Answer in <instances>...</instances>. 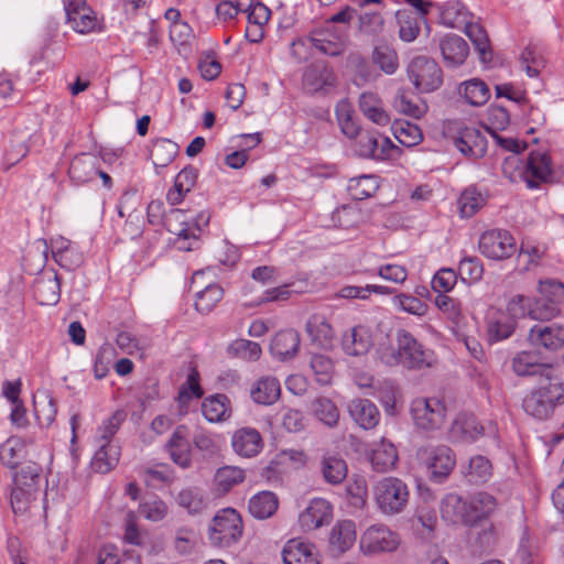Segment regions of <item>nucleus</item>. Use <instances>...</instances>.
<instances>
[{"label": "nucleus", "mask_w": 564, "mask_h": 564, "mask_svg": "<svg viewBox=\"0 0 564 564\" xmlns=\"http://www.w3.org/2000/svg\"><path fill=\"white\" fill-rule=\"evenodd\" d=\"M561 405H564V383L555 375L540 379L522 400L523 411L538 421L551 419Z\"/></svg>", "instance_id": "nucleus-1"}, {"label": "nucleus", "mask_w": 564, "mask_h": 564, "mask_svg": "<svg viewBox=\"0 0 564 564\" xmlns=\"http://www.w3.org/2000/svg\"><path fill=\"white\" fill-rule=\"evenodd\" d=\"M42 482V466L35 462H28L15 469L12 475V489L10 496L14 513H23L30 503L36 499Z\"/></svg>", "instance_id": "nucleus-2"}, {"label": "nucleus", "mask_w": 564, "mask_h": 564, "mask_svg": "<svg viewBox=\"0 0 564 564\" xmlns=\"http://www.w3.org/2000/svg\"><path fill=\"white\" fill-rule=\"evenodd\" d=\"M387 362L410 370H421L433 365L434 352L426 349L410 332L400 329L397 333V349Z\"/></svg>", "instance_id": "nucleus-3"}, {"label": "nucleus", "mask_w": 564, "mask_h": 564, "mask_svg": "<svg viewBox=\"0 0 564 564\" xmlns=\"http://www.w3.org/2000/svg\"><path fill=\"white\" fill-rule=\"evenodd\" d=\"M242 531L243 523L239 512L232 508H224L212 520L208 540L214 546L228 547L240 540Z\"/></svg>", "instance_id": "nucleus-4"}, {"label": "nucleus", "mask_w": 564, "mask_h": 564, "mask_svg": "<svg viewBox=\"0 0 564 564\" xmlns=\"http://www.w3.org/2000/svg\"><path fill=\"white\" fill-rule=\"evenodd\" d=\"M378 508L384 514H397L404 510L409 501V489L404 481L395 477H386L373 487Z\"/></svg>", "instance_id": "nucleus-5"}, {"label": "nucleus", "mask_w": 564, "mask_h": 564, "mask_svg": "<svg viewBox=\"0 0 564 564\" xmlns=\"http://www.w3.org/2000/svg\"><path fill=\"white\" fill-rule=\"evenodd\" d=\"M408 77L420 93H432L443 84L440 65L429 56H416L408 65Z\"/></svg>", "instance_id": "nucleus-6"}, {"label": "nucleus", "mask_w": 564, "mask_h": 564, "mask_svg": "<svg viewBox=\"0 0 564 564\" xmlns=\"http://www.w3.org/2000/svg\"><path fill=\"white\" fill-rule=\"evenodd\" d=\"M410 412L417 429L432 432L443 426L446 406L436 398H417L412 401Z\"/></svg>", "instance_id": "nucleus-7"}, {"label": "nucleus", "mask_w": 564, "mask_h": 564, "mask_svg": "<svg viewBox=\"0 0 564 564\" xmlns=\"http://www.w3.org/2000/svg\"><path fill=\"white\" fill-rule=\"evenodd\" d=\"M478 249L486 258L501 261L516 253L517 242L508 230L489 229L479 237Z\"/></svg>", "instance_id": "nucleus-8"}, {"label": "nucleus", "mask_w": 564, "mask_h": 564, "mask_svg": "<svg viewBox=\"0 0 564 564\" xmlns=\"http://www.w3.org/2000/svg\"><path fill=\"white\" fill-rule=\"evenodd\" d=\"M421 457L430 473V479L438 484L447 479L456 465V455L447 445L426 447L421 451Z\"/></svg>", "instance_id": "nucleus-9"}, {"label": "nucleus", "mask_w": 564, "mask_h": 564, "mask_svg": "<svg viewBox=\"0 0 564 564\" xmlns=\"http://www.w3.org/2000/svg\"><path fill=\"white\" fill-rule=\"evenodd\" d=\"M148 220L152 225H164L169 231L177 235L180 238L189 239L196 237L188 225L181 220L185 214L182 209L174 208L165 215L164 203L160 199L151 200L147 208Z\"/></svg>", "instance_id": "nucleus-10"}, {"label": "nucleus", "mask_w": 564, "mask_h": 564, "mask_svg": "<svg viewBox=\"0 0 564 564\" xmlns=\"http://www.w3.org/2000/svg\"><path fill=\"white\" fill-rule=\"evenodd\" d=\"M553 174L551 156L546 152L531 151L522 172L528 188L536 189L542 184L551 183Z\"/></svg>", "instance_id": "nucleus-11"}, {"label": "nucleus", "mask_w": 564, "mask_h": 564, "mask_svg": "<svg viewBox=\"0 0 564 564\" xmlns=\"http://www.w3.org/2000/svg\"><path fill=\"white\" fill-rule=\"evenodd\" d=\"M308 42L319 53L330 57L340 56L347 47L345 34L338 32L333 25L312 30Z\"/></svg>", "instance_id": "nucleus-12"}, {"label": "nucleus", "mask_w": 564, "mask_h": 564, "mask_svg": "<svg viewBox=\"0 0 564 564\" xmlns=\"http://www.w3.org/2000/svg\"><path fill=\"white\" fill-rule=\"evenodd\" d=\"M398 545V534L384 525L368 528L360 540V546L366 553L392 552Z\"/></svg>", "instance_id": "nucleus-13"}, {"label": "nucleus", "mask_w": 564, "mask_h": 564, "mask_svg": "<svg viewBox=\"0 0 564 564\" xmlns=\"http://www.w3.org/2000/svg\"><path fill=\"white\" fill-rule=\"evenodd\" d=\"M333 506L324 498H313L300 513L299 522L304 531H313L330 523Z\"/></svg>", "instance_id": "nucleus-14"}, {"label": "nucleus", "mask_w": 564, "mask_h": 564, "mask_svg": "<svg viewBox=\"0 0 564 564\" xmlns=\"http://www.w3.org/2000/svg\"><path fill=\"white\" fill-rule=\"evenodd\" d=\"M457 150L465 156L480 159L487 151V139L475 127H462L457 130V135L453 138Z\"/></svg>", "instance_id": "nucleus-15"}, {"label": "nucleus", "mask_w": 564, "mask_h": 564, "mask_svg": "<svg viewBox=\"0 0 564 564\" xmlns=\"http://www.w3.org/2000/svg\"><path fill=\"white\" fill-rule=\"evenodd\" d=\"M336 83L337 76L326 63L312 64L303 74V88L310 94L326 91L335 87Z\"/></svg>", "instance_id": "nucleus-16"}, {"label": "nucleus", "mask_w": 564, "mask_h": 564, "mask_svg": "<svg viewBox=\"0 0 564 564\" xmlns=\"http://www.w3.org/2000/svg\"><path fill=\"white\" fill-rule=\"evenodd\" d=\"M33 294L40 305H55L61 299V279L54 269L42 272L33 283Z\"/></svg>", "instance_id": "nucleus-17"}, {"label": "nucleus", "mask_w": 564, "mask_h": 564, "mask_svg": "<svg viewBox=\"0 0 564 564\" xmlns=\"http://www.w3.org/2000/svg\"><path fill=\"white\" fill-rule=\"evenodd\" d=\"M356 153L364 159L384 160L393 148L389 138L381 137L377 132H365L358 134Z\"/></svg>", "instance_id": "nucleus-18"}, {"label": "nucleus", "mask_w": 564, "mask_h": 564, "mask_svg": "<svg viewBox=\"0 0 564 564\" xmlns=\"http://www.w3.org/2000/svg\"><path fill=\"white\" fill-rule=\"evenodd\" d=\"M529 340L535 347L556 351L564 346V327L555 323L534 325L529 332Z\"/></svg>", "instance_id": "nucleus-19"}, {"label": "nucleus", "mask_w": 564, "mask_h": 564, "mask_svg": "<svg viewBox=\"0 0 564 564\" xmlns=\"http://www.w3.org/2000/svg\"><path fill=\"white\" fill-rule=\"evenodd\" d=\"M449 435L453 441L473 443L484 435V426L473 413H459L452 423Z\"/></svg>", "instance_id": "nucleus-20"}, {"label": "nucleus", "mask_w": 564, "mask_h": 564, "mask_svg": "<svg viewBox=\"0 0 564 564\" xmlns=\"http://www.w3.org/2000/svg\"><path fill=\"white\" fill-rule=\"evenodd\" d=\"M438 47L447 67H458L463 65L469 54L467 42L459 35L452 33L440 39Z\"/></svg>", "instance_id": "nucleus-21"}, {"label": "nucleus", "mask_w": 564, "mask_h": 564, "mask_svg": "<svg viewBox=\"0 0 564 564\" xmlns=\"http://www.w3.org/2000/svg\"><path fill=\"white\" fill-rule=\"evenodd\" d=\"M231 446L239 456L251 458L262 451L263 440L257 429L241 427L232 434Z\"/></svg>", "instance_id": "nucleus-22"}, {"label": "nucleus", "mask_w": 564, "mask_h": 564, "mask_svg": "<svg viewBox=\"0 0 564 564\" xmlns=\"http://www.w3.org/2000/svg\"><path fill=\"white\" fill-rule=\"evenodd\" d=\"M347 410L352 421L364 430H371L380 422V412L377 405L368 399L350 400Z\"/></svg>", "instance_id": "nucleus-23"}, {"label": "nucleus", "mask_w": 564, "mask_h": 564, "mask_svg": "<svg viewBox=\"0 0 564 564\" xmlns=\"http://www.w3.org/2000/svg\"><path fill=\"white\" fill-rule=\"evenodd\" d=\"M282 558L284 564H319L314 544L302 539L289 540L282 550Z\"/></svg>", "instance_id": "nucleus-24"}, {"label": "nucleus", "mask_w": 564, "mask_h": 564, "mask_svg": "<svg viewBox=\"0 0 564 564\" xmlns=\"http://www.w3.org/2000/svg\"><path fill=\"white\" fill-rule=\"evenodd\" d=\"M171 459L182 468H188L192 464L191 444L187 440V426L178 425L165 445Z\"/></svg>", "instance_id": "nucleus-25"}, {"label": "nucleus", "mask_w": 564, "mask_h": 564, "mask_svg": "<svg viewBox=\"0 0 564 564\" xmlns=\"http://www.w3.org/2000/svg\"><path fill=\"white\" fill-rule=\"evenodd\" d=\"M497 508L496 498L485 491H479L467 498L468 527L487 519Z\"/></svg>", "instance_id": "nucleus-26"}, {"label": "nucleus", "mask_w": 564, "mask_h": 564, "mask_svg": "<svg viewBox=\"0 0 564 564\" xmlns=\"http://www.w3.org/2000/svg\"><path fill=\"white\" fill-rule=\"evenodd\" d=\"M513 371L521 377L539 376L540 379L554 375L550 365L539 361V355L531 351H521L512 359Z\"/></svg>", "instance_id": "nucleus-27"}, {"label": "nucleus", "mask_w": 564, "mask_h": 564, "mask_svg": "<svg viewBox=\"0 0 564 564\" xmlns=\"http://www.w3.org/2000/svg\"><path fill=\"white\" fill-rule=\"evenodd\" d=\"M98 159L91 153L76 155L68 167L69 178L76 184H85L97 175Z\"/></svg>", "instance_id": "nucleus-28"}, {"label": "nucleus", "mask_w": 564, "mask_h": 564, "mask_svg": "<svg viewBox=\"0 0 564 564\" xmlns=\"http://www.w3.org/2000/svg\"><path fill=\"white\" fill-rule=\"evenodd\" d=\"M300 335L294 329H285L275 334L270 344V351L279 360L293 358L300 347Z\"/></svg>", "instance_id": "nucleus-29"}, {"label": "nucleus", "mask_w": 564, "mask_h": 564, "mask_svg": "<svg viewBox=\"0 0 564 564\" xmlns=\"http://www.w3.org/2000/svg\"><path fill=\"white\" fill-rule=\"evenodd\" d=\"M442 518L452 524L468 525L467 499L449 492L441 501Z\"/></svg>", "instance_id": "nucleus-30"}, {"label": "nucleus", "mask_w": 564, "mask_h": 564, "mask_svg": "<svg viewBox=\"0 0 564 564\" xmlns=\"http://www.w3.org/2000/svg\"><path fill=\"white\" fill-rule=\"evenodd\" d=\"M281 395L280 381L272 376L258 379L250 389V397L253 402L261 405L274 404Z\"/></svg>", "instance_id": "nucleus-31"}, {"label": "nucleus", "mask_w": 564, "mask_h": 564, "mask_svg": "<svg viewBox=\"0 0 564 564\" xmlns=\"http://www.w3.org/2000/svg\"><path fill=\"white\" fill-rule=\"evenodd\" d=\"M369 460L373 470L378 473L389 471L398 462V451L391 442L382 438L373 445L369 454Z\"/></svg>", "instance_id": "nucleus-32"}, {"label": "nucleus", "mask_w": 564, "mask_h": 564, "mask_svg": "<svg viewBox=\"0 0 564 564\" xmlns=\"http://www.w3.org/2000/svg\"><path fill=\"white\" fill-rule=\"evenodd\" d=\"M372 346V339L368 329L364 326H355L347 330L341 338V347L349 356H361L368 352Z\"/></svg>", "instance_id": "nucleus-33"}, {"label": "nucleus", "mask_w": 564, "mask_h": 564, "mask_svg": "<svg viewBox=\"0 0 564 564\" xmlns=\"http://www.w3.org/2000/svg\"><path fill=\"white\" fill-rule=\"evenodd\" d=\"M306 332L313 343L328 349L333 347L335 333L325 316L312 315L306 323Z\"/></svg>", "instance_id": "nucleus-34"}, {"label": "nucleus", "mask_w": 564, "mask_h": 564, "mask_svg": "<svg viewBox=\"0 0 564 564\" xmlns=\"http://www.w3.org/2000/svg\"><path fill=\"white\" fill-rule=\"evenodd\" d=\"M356 541V525L351 520L338 522L333 527L329 535L332 552L343 554L349 550Z\"/></svg>", "instance_id": "nucleus-35"}, {"label": "nucleus", "mask_w": 564, "mask_h": 564, "mask_svg": "<svg viewBox=\"0 0 564 564\" xmlns=\"http://www.w3.org/2000/svg\"><path fill=\"white\" fill-rule=\"evenodd\" d=\"M202 412L210 423L226 421L231 415L230 400L221 393L209 395L202 402Z\"/></svg>", "instance_id": "nucleus-36"}, {"label": "nucleus", "mask_w": 564, "mask_h": 564, "mask_svg": "<svg viewBox=\"0 0 564 564\" xmlns=\"http://www.w3.org/2000/svg\"><path fill=\"white\" fill-rule=\"evenodd\" d=\"M359 109L364 116L373 123L386 127L390 123V116L382 107V101L375 93H362L359 97Z\"/></svg>", "instance_id": "nucleus-37"}, {"label": "nucleus", "mask_w": 564, "mask_h": 564, "mask_svg": "<svg viewBox=\"0 0 564 564\" xmlns=\"http://www.w3.org/2000/svg\"><path fill=\"white\" fill-rule=\"evenodd\" d=\"M204 394L199 384V372L196 368H192L187 375L186 381L180 387L176 401L178 414L185 415L188 412V405L192 399H200Z\"/></svg>", "instance_id": "nucleus-38"}, {"label": "nucleus", "mask_w": 564, "mask_h": 564, "mask_svg": "<svg viewBox=\"0 0 564 564\" xmlns=\"http://www.w3.org/2000/svg\"><path fill=\"white\" fill-rule=\"evenodd\" d=\"M66 22L72 29L80 34H87L95 31L97 25V17L95 11L88 6H82L65 10Z\"/></svg>", "instance_id": "nucleus-39"}, {"label": "nucleus", "mask_w": 564, "mask_h": 564, "mask_svg": "<svg viewBox=\"0 0 564 564\" xmlns=\"http://www.w3.org/2000/svg\"><path fill=\"white\" fill-rule=\"evenodd\" d=\"M26 457L25 442L19 436H11L0 445V462L10 469H17Z\"/></svg>", "instance_id": "nucleus-40"}, {"label": "nucleus", "mask_w": 564, "mask_h": 564, "mask_svg": "<svg viewBox=\"0 0 564 564\" xmlns=\"http://www.w3.org/2000/svg\"><path fill=\"white\" fill-rule=\"evenodd\" d=\"M279 507V499L272 491H260L252 496L248 503L250 514L256 519L272 517Z\"/></svg>", "instance_id": "nucleus-41"}, {"label": "nucleus", "mask_w": 564, "mask_h": 564, "mask_svg": "<svg viewBox=\"0 0 564 564\" xmlns=\"http://www.w3.org/2000/svg\"><path fill=\"white\" fill-rule=\"evenodd\" d=\"M120 454L121 451L117 444L102 442L93 457L91 467L97 473L107 474L117 466Z\"/></svg>", "instance_id": "nucleus-42"}, {"label": "nucleus", "mask_w": 564, "mask_h": 564, "mask_svg": "<svg viewBox=\"0 0 564 564\" xmlns=\"http://www.w3.org/2000/svg\"><path fill=\"white\" fill-rule=\"evenodd\" d=\"M462 473L469 484L482 485L490 479L492 475V466L487 457L476 455L469 459L466 467H463Z\"/></svg>", "instance_id": "nucleus-43"}, {"label": "nucleus", "mask_w": 564, "mask_h": 564, "mask_svg": "<svg viewBox=\"0 0 564 564\" xmlns=\"http://www.w3.org/2000/svg\"><path fill=\"white\" fill-rule=\"evenodd\" d=\"M516 321L502 311L495 312L488 319L487 333L491 341L509 338L516 329Z\"/></svg>", "instance_id": "nucleus-44"}, {"label": "nucleus", "mask_w": 564, "mask_h": 564, "mask_svg": "<svg viewBox=\"0 0 564 564\" xmlns=\"http://www.w3.org/2000/svg\"><path fill=\"white\" fill-rule=\"evenodd\" d=\"M441 22L449 28H459L467 23L468 12L466 7L458 0H448L437 3Z\"/></svg>", "instance_id": "nucleus-45"}, {"label": "nucleus", "mask_w": 564, "mask_h": 564, "mask_svg": "<svg viewBox=\"0 0 564 564\" xmlns=\"http://www.w3.org/2000/svg\"><path fill=\"white\" fill-rule=\"evenodd\" d=\"M321 473L327 484L339 485L346 479L348 467L340 456L324 455L321 460Z\"/></svg>", "instance_id": "nucleus-46"}, {"label": "nucleus", "mask_w": 564, "mask_h": 564, "mask_svg": "<svg viewBox=\"0 0 564 564\" xmlns=\"http://www.w3.org/2000/svg\"><path fill=\"white\" fill-rule=\"evenodd\" d=\"M465 32L478 52L480 61L482 63L491 62L492 50L485 29L477 23H466Z\"/></svg>", "instance_id": "nucleus-47"}, {"label": "nucleus", "mask_w": 564, "mask_h": 564, "mask_svg": "<svg viewBox=\"0 0 564 564\" xmlns=\"http://www.w3.org/2000/svg\"><path fill=\"white\" fill-rule=\"evenodd\" d=\"M459 93L469 105L476 107L485 105L490 97V90L487 84L478 78L463 83Z\"/></svg>", "instance_id": "nucleus-48"}, {"label": "nucleus", "mask_w": 564, "mask_h": 564, "mask_svg": "<svg viewBox=\"0 0 564 564\" xmlns=\"http://www.w3.org/2000/svg\"><path fill=\"white\" fill-rule=\"evenodd\" d=\"M397 20L399 23V36L404 42L414 41L421 31V23L424 22L415 17L412 10L401 9L397 11Z\"/></svg>", "instance_id": "nucleus-49"}, {"label": "nucleus", "mask_w": 564, "mask_h": 564, "mask_svg": "<svg viewBox=\"0 0 564 564\" xmlns=\"http://www.w3.org/2000/svg\"><path fill=\"white\" fill-rule=\"evenodd\" d=\"M178 145L170 139H158L150 151L155 167L167 166L176 156Z\"/></svg>", "instance_id": "nucleus-50"}, {"label": "nucleus", "mask_w": 564, "mask_h": 564, "mask_svg": "<svg viewBox=\"0 0 564 564\" xmlns=\"http://www.w3.org/2000/svg\"><path fill=\"white\" fill-rule=\"evenodd\" d=\"M312 411L316 419L328 427H335L339 421V410L328 398L319 397L312 402Z\"/></svg>", "instance_id": "nucleus-51"}, {"label": "nucleus", "mask_w": 564, "mask_h": 564, "mask_svg": "<svg viewBox=\"0 0 564 564\" xmlns=\"http://www.w3.org/2000/svg\"><path fill=\"white\" fill-rule=\"evenodd\" d=\"M336 118L341 132L352 139L359 134L360 127L354 119V110L347 100H340L335 108Z\"/></svg>", "instance_id": "nucleus-52"}, {"label": "nucleus", "mask_w": 564, "mask_h": 564, "mask_svg": "<svg viewBox=\"0 0 564 564\" xmlns=\"http://www.w3.org/2000/svg\"><path fill=\"white\" fill-rule=\"evenodd\" d=\"M245 478L243 469L236 466H224L215 475L217 490L221 494H227L231 488L242 482Z\"/></svg>", "instance_id": "nucleus-53"}, {"label": "nucleus", "mask_w": 564, "mask_h": 564, "mask_svg": "<svg viewBox=\"0 0 564 564\" xmlns=\"http://www.w3.org/2000/svg\"><path fill=\"white\" fill-rule=\"evenodd\" d=\"M392 130L395 139L408 148L419 144L423 139L419 126L410 121H394Z\"/></svg>", "instance_id": "nucleus-54"}, {"label": "nucleus", "mask_w": 564, "mask_h": 564, "mask_svg": "<svg viewBox=\"0 0 564 564\" xmlns=\"http://www.w3.org/2000/svg\"><path fill=\"white\" fill-rule=\"evenodd\" d=\"M485 204L486 198L484 195L475 186H469L460 194L458 199L460 216L469 218L474 216Z\"/></svg>", "instance_id": "nucleus-55"}, {"label": "nucleus", "mask_w": 564, "mask_h": 564, "mask_svg": "<svg viewBox=\"0 0 564 564\" xmlns=\"http://www.w3.org/2000/svg\"><path fill=\"white\" fill-rule=\"evenodd\" d=\"M378 189V184L375 176L360 175L352 177L348 181L347 191L349 195L356 200H362L371 197Z\"/></svg>", "instance_id": "nucleus-56"}, {"label": "nucleus", "mask_w": 564, "mask_h": 564, "mask_svg": "<svg viewBox=\"0 0 564 564\" xmlns=\"http://www.w3.org/2000/svg\"><path fill=\"white\" fill-rule=\"evenodd\" d=\"M372 62L388 75L394 74L399 67L397 52L387 44H380L373 48Z\"/></svg>", "instance_id": "nucleus-57"}, {"label": "nucleus", "mask_w": 564, "mask_h": 564, "mask_svg": "<svg viewBox=\"0 0 564 564\" xmlns=\"http://www.w3.org/2000/svg\"><path fill=\"white\" fill-rule=\"evenodd\" d=\"M223 296L224 290L219 284H208L204 290L197 292L195 307L199 313L208 314Z\"/></svg>", "instance_id": "nucleus-58"}, {"label": "nucleus", "mask_w": 564, "mask_h": 564, "mask_svg": "<svg viewBox=\"0 0 564 564\" xmlns=\"http://www.w3.org/2000/svg\"><path fill=\"white\" fill-rule=\"evenodd\" d=\"M228 355L248 361H256L260 358L262 349L256 341L248 339H236L228 346Z\"/></svg>", "instance_id": "nucleus-59"}, {"label": "nucleus", "mask_w": 564, "mask_h": 564, "mask_svg": "<svg viewBox=\"0 0 564 564\" xmlns=\"http://www.w3.org/2000/svg\"><path fill=\"white\" fill-rule=\"evenodd\" d=\"M310 365L318 384L328 386L332 383L334 364L329 357L325 355H313Z\"/></svg>", "instance_id": "nucleus-60"}, {"label": "nucleus", "mask_w": 564, "mask_h": 564, "mask_svg": "<svg viewBox=\"0 0 564 564\" xmlns=\"http://www.w3.org/2000/svg\"><path fill=\"white\" fill-rule=\"evenodd\" d=\"M167 512V505L158 496H151L139 505V513L152 522H159L163 520Z\"/></svg>", "instance_id": "nucleus-61"}, {"label": "nucleus", "mask_w": 564, "mask_h": 564, "mask_svg": "<svg viewBox=\"0 0 564 564\" xmlns=\"http://www.w3.org/2000/svg\"><path fill=\"white\" fill-rule=\"evenodd\" d=\"M458 274L464 282L476 283L484 275L482 261L476 256L464 257L459 261Z\"/></svg>", "instance_id": "nucleus-62"}, {"label": "nucleus", "mask_w": 564, "mask_h": 564, "mask_svg": "<svg viewBox=\"0 0 564 564\" xmlns=\"http://www.w3.org/2000/svg\"><path fill=\"white\" fill-rule=\"evenodd\" d=\"M560 312L561 308L553 305L550 300H545V297L539 295L538 297L531 299L529 316L532 319L541 322L550 321L557 316Z\"/></svg>", "instance_id": "nucleus-63"}, {"label": "nucleus", "mask_w": 564, "mask_h": 564, "mask_svg": "<svg viewBox=\"0 0 564 564\" xmlns=\"http://www.w3.org/2000/svg\"><path fill=\"white\" fill-rule=\"evenodd\" d=\"M384 20L380 12H364L358 18V30L366 35H378L382 32Z\"/></svg>", "instance_id": "nucleus-64"}]
</instances>
